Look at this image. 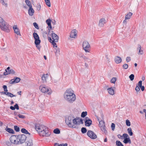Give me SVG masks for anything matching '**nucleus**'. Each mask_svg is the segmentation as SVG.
<instances>
[{
    "label": "nucleus",
    "mask_w": 146,
    "mask_h": 146,
    "mask_svg": "<svg viewBox=\"0 0 146 146\" xmlns=\"http://www.w3.org/2000/svg\"><path fill=\"white\" fill-rule=\"evenodd\" d=\"M35 127L36 130L39 133L41 136L48 137L51 134L47 127L43 125L36 123L35 125Z\"/></svg>",
    "instance_id": "nucleus-1"
},
{
    "label": "nucleus",
    "mask_w": 146,
    "mask_h": 146,
    "mask_svg": "<svg viewBox=\"0 0 146 146\" xmlns=\"http://www.w3.org/2000/svg\"><path fill=\"white\" fill-rule=\"evenodd\" d=\"M65 122L68 126L70 127L76 128L75 126V125L77 124V120L78 119V118H75L74 115H70L67 118H65Z\"/></svg>",
    "instance_id": "nucleus-2"
},
{
    "label": "nucleus",
    "mask_w": 146,
    "mask_h": 146,
    "mask_svg": "<svg viewBox=\"0 0 146 146\" xmlns=\"http://www.w3.org/2000/svg\"><path fill=\"white\" fill-rule=\"evenodd\" d=\"M17 140L19 142V144L24 143L27 138L26 135L23 134L17 135Z\"/></svg>",
    "instance_id": "nucleus-3"
},
{
    "label": "nucleus",
    "mask_w": 146,
    "mask_h": 146,
    "mask_svg": "<svg viewBox=\"0 0 146 146\" xmlns=\"http://www.w3.org/2000/svg\"><path fill=\"white\" fill-rule=\"evenodd\" d=\"M8 25V24L7 22L3 21L2 23H0V27L2 30L8 33L9 31Z\"/></svg>",
    "instance_id": "nucleus-4"
},
{
    "label": "nucleus",
    "mask_w": 146,
    "mask_h": 146,
    "mask_svg": "<svg viewBox=\"0 0 146 146\" xmlns=\"http://www.w3.org/2000/svg\"><path fill=\"white\" fill-rule=\"evenodd\" d=\"M65 99L69 103H73L76 100L75 94L71 95H66L64 96Z\"/></svg>",
    "instance_id": "nucleus-5"
},
{
    "label": "nucleus",
    "mask_w": 146,
    "mask_h": 146,
    "mask_svg": "<svg viewBox=\"0 0 146 146\" xmlns=\"http://www.w3.org/2000/svg\"><path fill=\"white\" fill-rule=\"evenodd\" d=\"M39 89L43 93L47 92L48 94H51V93L49 92L50 89L44 85H41L39 87Z\"/></svg>",
    "instance_id": "nucleus-6"
},
{
    "label": "nucleus",
    "mask_w": 146,
    "mask_h": 146,
    "mask_svg": "<svg viewBox=\"0 0 146 146\" xmlns=\"http://www.w3.org/2000/svg\"><path fill=\"white\" fill-rule=\"evenodd\" d=\"M82 47L86 52H90L88 48L90 47V45L87 41H84L83 42Z\"/></svg>",
    "instance_id": "nucleus-7"
},
{
    "label": "nucleus",
    "mask_w": 146,
    "mask_h": 146,
    "mask_svg": "<svg viewBox=\"0 0 146 146\" xmlns=\"http://www.w3.org/2000/svg\"><path fill=\"white\" fill-rule=\"evenodd\" d=\"M17 135H13L11 136L9 139L11 143L15 144H19L18 141L17 140Z\"/></svg>",
    "instance_id": "nucleus-8"
},
{
    "label": "nucleus",
    "mask_w": 146,
    "mask_h": 146,
    "mask_svg": "<svg viewBox=\"0 0 146 146\" xmlns=\"http://www.w3.org/2000/svg\"><path fill=\"white\" fill-rule=\"evenodd\" d=\"M5 71L3 73V75L6 76L9 74H14L15 73V72L12 69H10L9 67H8L5 70Z\"/></svg>",
    "instance_id": "nucleus-9"
},
{
    "label": "nucleus",
    "mask_w": 146,
    "mask_h": 146,
    "mask_svg": "<svg viewBox=\"0 0 146 146\" xmlns=\"http://www.w3.org/2000/svg\"><path fill=\"white\" fill-rule=\"evenodd\" d=\"M87 134L89 137L92 139H95L97 137V136L94 132L91 130L88 131Z\"/></svg>",
    "instance_id": "nucleus-10"
},
{
    "label": "nucleus",
    "mask_w": 146,
    "mask_h": 146,
    "mask_svg": "<svg viewBox=\"0 0 146 146\" xmlns=\"http://www.w3.org/2000/svg\"><path fill=\"white\" fill-rule=\"evenodd\" d=\"M51 35L52 36V37L53 39V40H54L56 42L58 41L59 39L58 36L55 33H54L53 31H52L51 32V34H50V36Z\"/></svg>",
    "instance_id": "nucleus-11"
},
{
    "label": "nucleus",
    "mask_w": 146,
    "mask_h": 146,
    "mask_svg": "<svg viewBox=\"0 0 146 146\" xmlns=\"http://www.w3.org/2000/svg\"><path fill=\"white\" fill-rule=\"evenodd\" d=\"M21 80L19 78L15 77L14 78L12 79L10 81V83L11 84H13L15 83H17L19 82Z\"/></svg>",
    "instance_id": "nucleus-12"
},
{
    "label": "nucleus",
    "mask_w": 146,
    "mask_h": 146,
    "mask_svg": "<svg viewBox=\"0 0 146 146\" xmlns=\"http://www.w3.org/2000/svg\"><path fill=\"white\" fill-rule=\"evenodd\" d=\"M75 94L74 93L73 91L71 89H67L64 94V96L66 95H72Z\"/></svg>",
    "instance_id": "nucleus-13"
},
{
    "label": "nucleus",
    "mask_w": 146,
    "mask_h": 146,
    "mask_svg": "<svg viewBox=\"0 0 146 146\" xmlns=\"http://www.w3.org/2000/svg\"><path fill=\"white\" fill-rule=\"evenodd\" d=\"M106 20L104 18L101 19L99 21V25L101 27H103L104 24L106 23Z\"/></svg>",
    "instance_id": "nucleus-14"
},
{
    "label": "nucleus",
    "mask_w": 146,
    "mask_h": 146,
    "mask_svg": "<svg viewBox=\"0 0 146 146\" xmlns=\"http://www.w3.org/2000/svg\"><path fill=\"white\" fill-rule=\"evenodd\" d=\"M76 32V29L72 30L70 33V37L72 38H75L77 35Z\"/></svg>",
    "instance_id": "nucleus-15"
},
{
    "label": "nucleus",
    "mask_w": 146,
    "mask_h": 146,
    "mask_svg": "<svg viewBox=\"0 0 146 146\" xmlns=\"http://www.w3.org/2000/svg\"><path fill=\"white\" fill-rule=\"evenodd\" d=\"M48 39L49 41L52 43V45H53L54 47H55L56 48H57V45L56 43V41L54 40H52L51 37L48 36Z\"/></svg>",
    "instance_id": "nucleus-16"
},
{
    "label": "nucleus",
    "mask_w": 146,
    "mask_h": 146,
    "mask_svg": "<svg viewBox=\"0 0 146 146\" xmlns=\"http://www.w3.org/2000/svg\"><path fill=\"white\" fill-rule=\"evenodd\" d=\"M14 31L15 33H16L17 35H19L21 36V34L19 31V29H18L17 26H14L13 28Z\"/></svg>",
    "instance_id": "nucleus-17"
},
{
    "label": "nucleus",
    "mask_w": 146,
    "mask_h": 146,
    "mask_svg": "<svg viewBox=\"0 0 146 146\" xmlns=\"http://www.w3.org/2000/svg\"><path fill=\"white\" fill-rule=\"evenodd\" d=\"M114 60L117 64H119L121 62L122 59L120 57L117 56L115 57Z\"/></svg>",
    "instance_id": "nucleus-18"
},
{
    "label": "nucleus",
    "mask_w": 146,
    "mask_h": 146,
    "mask_svg": "<svg viewBox=\"0 0 146 146\" xmlns=\"http://www.w3.org/2000/svg\"><path fill=\"white\" fill-rule=\"evenodd\" d=\"M85 125L86 126L89 127L92 124V121L91 120H86L85 121Z\"/></svg>",
    "instance_id": "nucleus-19"
},
{
    "label": "nucleus",
    "mask_w": 146,
    "mask_h": 146,
    "mask_svg": "<svg viewBox=\"0 0 146 146\" xmlns=\"http://www.w3.org/2000/svg\"><path fill=\"white\" fill-rule=\"evenodd\" d=\"M27 146H32L33 145V140L31 139H27V141L26 142Z\"/></svg>",
    "instance_id": "nucleus-20"
},
{
    "label": "nucleus",
    "mask_w": 146,
    "mask_h": 146,
    "mask_svg": "<svg viewBox=\"0 0 146 146\" xmlns=\"http://www.w3.org/2000/svg\"><path fill=\"white\" fill-rule=\"evenodd\" d=\"M48 75V74H44L42 75L41 78L43 83H45L46 82V79L47 78Z\"/></svg>",
    "instance_id": "nucleus-21"
},
{
    "label": "nucleus",
    "mask_w": 146,
    "mask_h": 146,
    "mask_svg": "<svg viewBox=\"0 0 146 146\" xmlns=\"http://www.w3.org/2000/svg\"><path fill=\"white\" fill-rule=\"evenodd\" d=\"M28 12L30 16H32L33 15L34 11L32 7H29Z\"/></svg>",
    "instance_id": "nucleus-22"
},
{
    "label": "nucleus",
    "mask_w": 146,
    "mask_h": 146,
    "mask_svg": "<svg viewBox=\"0 0 146 146\" xmlns=\"http://www.w3.org/2000/svg\"><path fill=\"white\" fill-rule=\"evenodd\" d=\"M123 142L125 144H127L128 143H129V144H131V141L129 137H128L127 138H124L123 141Z\"/></svg>",
    "instance_id": "nucleus-23"
},
{
    "label": "nucleus",
    "mask_w": 146,
    "mask_h": 146,
    "mask_svg": "<svg viewBox=\"0 0 146 146\" xmlns=\"http://www.w3.org/2000/svg\"><path fill=\"white\" fill-rule=\"evenodd\" d=\"M108 91L109 93L111 95H113L114 94V90L113 89L112 87L108 88Z\"/></svg>",
    "instance_id": "nucleus-24"
},
{
    "label": "nucleus",
    "mask_w": 146,
    "mask_h": 146,
    "mask_svg": "<svg viewBox=\"0 0 146 146\" xmlns=\"http://www.w3.org/2000/svg\"><path fill=\"white\" fill-rule=\"evenodd\" d=\"M21 131L22 133H25L26 134H28L29 135H30L31 134L30 133L28 132V131L26 129H25V128H22L21 129Z\"/></svg>",
    "instance_id": "nucleus-25"
},
{
    "label": "nucleus",
    "mask_w": 146,
    "mask_h": 146,
    "mask_svg": "<svg viewBox=\"0 0 146 146\" xmlns=\"http://www.w3.org/2000/svg\"><path fill=\"white\" fill-rule=\"evenodd\" d=\"M133 14L131 12H129L125 16L126 19H130Z\"/></svg>",
    "instance_id": "nucleus-26"
},
{
    "label": "nucleus",
    "mask_w": 146,
    "mask_h": 146,
    "mask_svg": "<svg viewBox=\"0 0 146 146\" xmlns=\"http://www.w3.org/2000/svg\"><path fill=\"white\" fill-rule=\"evenodd\" d=\"M6 131L12 134H14V131L12 129L10 128H6Z\"/></svg>",
    "instance_id": "nucleus-27"
},
{
    "label": "nucleus",
    "mask_w": 146,
    "mask_h": 146,
    "mask_svg": "<svg viewBox=\"0 0 146 146\" xmlns=\"http://www.w3.org/2000/svg\"><path fill=\"white\" fill-rule=\"evenodd\" d=\"M35 45H38L40 44L41 42L40 38L35 39Z\"/></svg>",
    "instance_id": "nucleus-28"
},
{
    "label": "nucleus",
    "mask_w": 146,
    "mask_h": 146,
    "mask_svg": "<svg viewBox=\"0 0 146 146\" xmlns=\"http://www.w3.org/2000/svg\"><path fill=\"white\" fill-rule=\"evenodd\" d=\"M127 131L130 136H132L133 135V133L132 132V130L131 127L128 128L127 129Z\"/></svg>",
    "instance_id": "nucleus-29"
},
{
    "label": "nucleus",
    "mask_w": 146,
    "mask_h": 146,
    "mask_svg": "<svg viewBox=\"0 0 146 146\" xmlns=\"http://www.w3.org/2000/svg\"><path fill=\"white\" fill-rule=\"evenodd\" d=\"M55 53L56 56H58L60 54V49L59 48H56V51L55 52Z\"/></svg>",
    "instance_id": "nucleus-30"
},
{
    "label": "nucleus",
    "mask_w": 146,
    "mask_h": 146,
    "mask_svg": "<svg viewBox=\"0 0 146 146\" xmlns=\"http://www.w3.org/2000/svg\"><path fill=\"white\" fill-rule=\"evenodd\" d=\"M47 28H48V30H47V31H44L43 32V35H44V34H48V36H50V29L48 28V27H47Z\"/></svg>",
    "instance_id": "nucleus-31"
},
{
    "label": "nucleus",
    "mask_w": 146,
    "mask_h": 146,
    "mask_svg": "<svg viewBox=\"0 0 146 146\" xmlns=\"http://www.w3.org/2000/svg\"><path fill=\"white\" fill-rule=\"evenodd\" d=\"M104 125H105V122L101 120L100 121L99 125L100 127H102L103 126H104Z\"/></svg>",
    "instance_id": "nucleus-32"
},
{
    "label": "nucleus",
    "mask_w": 146,
    "mask_h": 146,
    "mask_svg": "<svg viewBox=\"0 0 146 146\" xmlns=\"http://www.w3.org/2000/svg\"><path fill=\"white\" fill-rule=\"evenodd\" d=\"M54 145L55 146L57 145V146H67L68 144L67 143H65V144H60L59 145L58 143H55L54 144Z\"/></svg>",
    "instance_id": "nucleus-33"
},
{
    "label": "nucleus",
    "mask_w": 146,
    "mask_h": 146,
    "mask_svg": "<svg viewBox=\"0 0 146 146\" xmlns=\"http://www.w3.org/2000/svg\"><path fill=\"white\" fill-rule=\"evenodd\" d=\"M53 132L55 134H58L60 133V131L58 128H56L54 130Z\"/></svg>",
    "instance_id": "nucleus-34"
},
{
    "label": "nucleus",
    "mask_w": 146,
    "mask_h": 146,
    "mask_svg": "<svg viewBox=\"0 0 146 146\" xmlns=\"http://www.w3.org/2000/svg\"><path fill=\"white\" fill-rule=\"evenodd\" d=\"M87 114V111H83L82 113L81 116V117L84 118L86 117Z\"/></svg>",
    "instance_id": "nucleus-35"
},
{
    "label": "nucleus",
    "mask_w": 146,
    "mask_h": 146,
    "mask_svg": "<svg viewBox=\"0 0 146 146\" xmlns=\"http://www.w3.org/2000/svg\"><path fill=\"white\" fill-rule=\"evenodd\" d=\"M25 2L26 4L29 7H32L31 4L29 0H25Z\"/></svg>",
    "instance_id": "nucleus-36"
},
{
    "label": "nucleus",
    "mask_w": 146,
    "mask_h": 146,
    "mask_svg": "<svg viewBox=\"0 0 146 146\" xmlns=\"http://www.w3.org/2000/svg\"><path fill=\"white\" fill-rule=\"evenodd\" d=\"M116 145L117 146H124L122 143L119 141H116Z\"/></svg>",
    "instance_id": "nucleus-37"
},
{
    "label": "nucleus",
    "mask_w": 146,
    "mask_h": 146,
    "mask_svg": "<svg viewBox=\"0 0 146 146\" xmlns=\"http://www.w3.org/2000/svg\"><path fill=\"white\" fill-rule=\"evenodd\" d=\"M33 36L34 39H36L39 38V37L37 33H33Z\"/></svg>",
    "instance_id": "nucleus-38"
},
{
    "label": "nucleus",
    "mask_w": 146,
    "mask_h": 146,
    "mask_svg": "<svg viewBox=\"0 0 146 146\" xmlns=\"http://www.w3.org/2000/svg\"><path fill=\"white\" fill-rule=\"evenodd\" d=\"M81 131L82 133H84L86 132L87 130L86 128L82 127L81 128Z\"/></svg>",
    "instance_id": "nucleus-39"
},
{
    "label": "nucleus",
    "mask_w": 146,
    "mask_h": 146,
    "mask_svg": "<svg viewBox=\"0 0 146 146\" xmlns=\"http://www.w3.org/2000/svg\"><path fill=\"white\" fill-rule=\"evenodd\" d=\"M6 95L8 96L9 97H11V98L15 96V95H14L13 94L9 92H7Z\"/></svg>",
    "instance_id": "nucleus-40"
},
{
    "label": "nucleus",
    "mask_w": 146,
    "mask_h": 146,
    "mask_svg": "<svg viewBox=\"0 0 146 146\" xmlns=\"http://www.w3.org/2000/svg\"><path fill=\"white\" fill-rule=\"evenodd\" d=\"M52 21L50 19H48L46 20V22L48 25H51Z\"/></svg>",
    "instance_id": "nucleus-41"
},
{
    "label": "nucleus",
    "mask_w": 146,
    "mask_h": 146,
    "mask_svg": "<svg viewBox=\"0 0 146 146\" xmlns=\"http://www.w3.org/2000/svg\"><path fill=\"white\" fill-rule=\"evenodd\" d=\"M14 128L15 131L16 132H19L20 131L19 127L17 125H15L14 126Z\"/></svg>",
    "instance_id": "nucleus-42"
},
{
    "label": "nucleus",
    "mask_w": 146,
    "mask_h": 146,
    "mask_svg": "<svg viewBox=\"0 0 146 146\" xmlns=\"http://www.w3.org/2000/svg\"><path fill=\"white\" fill-rule=\"evenodd\" d=\"M117 78L115 77H113L112 78L111 80V82L112 83L115 84L116 81V80Z\"/></svg>",
    "instance_id": "nucleus-43"
},
{
    "label": "nucleus",
    "mask_w": 146,
    "mask_h": 146,
    "mask_svg": "<svg viewBox=\"0 0 146 146\" xmlns=\"http://www.w3.org/2000/svg\"><path fill=\"white\" fill-rule=\"evenodd\" d=\"M46 5L49 7L50 6V0H45Z\"/></svg>",
    "instance_id": "nucleus-44"
},
{
    "label": "nucleus",
    "mask_w": 146,
    "mask_h": 146,
    "mask_svg": "<svg viewBox=\"0 0 146 146\" xmlns=\"http://www.w3.org/2000/svg\"><path fill=\"white\" fill-rule=\"evenodd\" d=\"M129 78L131 81H133L134 79V75L133 74H132L129 76Z\"/></svg>",
    "instance_id": "nucleus-45"
},
{
    "label": "nucleus",
    "mask_w": 146,
    "mask_h": 146,
    "mask_svg": "<svg viewBox=\"0 0 146 146\" xmlns=\"http://www.w3.org/2000/svg\"><path fill=\"white\" fill-rule=\"evenodd\" d=\"M126 125L127 126H130L131 125V123L130 121L128 120L127 119L126 121Z\"/></svg>",
    "instance_id": "nucleus-46"
},
{
    "label": "nucleus",
    "mask_w": 146,
    "mask_h": 146,
    "mask_svg": "<svg viewBox=\"0 0 146 146\" xmlns=\"http://www.w3.org/2000/svg\"><path fill=\"white\" fill-rule=\"evenodd\" d=\"M33 25L34 26V27L37 29H39V28L38 27V24L35 22H34L33 23Z\"/></svg>",
    "instance_id": "nucleus-47"
},
{
    "label": "nucleus",
    "mask_w": 146,
    "mask_h": 146,
    "mask_svg": "<svg viewBox=\"0 0 146 146\" xmlns=\"http://www.w3.org/2000/svg\"><path fill=\"white\" fill-rule=\"evenodd\" d=\"M1 3L3 5L5 6L6 7H7V4L5 3L4 2L3 0H0Z\"/></svg>",
    "instance_id": "nucleus-48"
},
{
    "label": "nucleus",
    "mask_w": 146,
    "mask_h": 146,
    "mask_svg": "<svg viewBox=\"0 0 146 146\" xmlns=\"http://www.w3.org/2000/svg\"><path fill=\"white\" fill-rule=\"evenodd\" d=\"M105 125H104V126H103L102 127V131H104V132L105 133H107V131L106 129H105Z\"/></svg>",
    "instance_id": "nucleus-49"
},
{
    "label": "nucleus",
    "mask_w": 146,
    "mask_h": 146,
    "mask_svg": "<svg viewBox=\"0 0 146 146\" xmlns=\"http://www.w3.org/2000/svg\"><path fill=\"white\" fill-rule=\"evenodd\" d=\"M115 125L114 123H112L111 125V127L112 129V130L114 131L115 129Z\"/></svg>",
    "instance_id": "nucleus-50"
},
{
    "label": "nucleus",
    "mask_w": 146,
    "mask_h": 146,
    "mask_svg": "<svg viewBox=\"0 0 146 146\" xmlns=\"http://www.w3.org/2000/svg\"><path fill=\"white\" fill-rule=\"evenodd\" d=\"M122 137H124V138H126L129 137V136L126 133H123L122 135Z\"/></svg>",
    "instance_id": "nucleus-51"
},
{
    "label": "nucleus",
    "mask_w": 146,
    "mask_h": 146,
    "mask_svg": "<svg viewBox=\"0 0 146 146\" xmlns=\"http://www.w3.org/2000/svg\"><path fill=\"white\" fill-rule=\"evenodd\" d=\"M123 68L125 69H127L128 67V65L127 64H124L123 65Z\"/></svg>",
    "instance_id": "nucleus-52"
},
{
    "label": "nucleus",
    "mask_w": 146,
    "mask_h": 146,
    "mask_svg": "<svg viewBox=\"0 0 146 146\" xmlns=\"http://www.w3.org/2000/svg\"><path fill=\"white\" fill-rule=\"evenodd\" d=\"M3 88L4 89V90L5 92H7L8 91L7 89V87L6 85H3Z\"/></svg>",
    "instance_id": "nucleus-53"
},
{
    "label": "nucleus",
    "mask_w": 146,
    "mask_h": 146,
    "mask_svg": "<svg viewBox=\"0 0 146 146\" xmlns=\"http://www.w3.org/2000/svg\"><path fill=\"white\" fill-rule=\"evenodd\" d=\"M139 87H140L139 86H137V85H136V86L135 88V90L137 92H138L140 90Z\"/></svg>",
    "instance_id": "nucleus-54"
},
{
    "label": "nucleus",
    "mask_w": 146,
    "mask_h": 146,
    "mask_svg": "<svg viewBox=\"0 0 146 146\" xmlns=\"http://www.w3.org/2000/svg\"><path fill=\"white\" fill-rule=\"evenodd\" d=\"M143 51L141 49H139V52H138V54H143Z\"/></svg>",
    "instance_id": "nucleus-55"
},
{
    "label": "nucleus",
    "mask_w": 146,
    "mask_h": 146,
    "mask_svg": "<svg viewBox=\"0 0 146 146\" xmlns=\"http://www.w3.org/2000/svg\"><path fill=\"white\" fill-rule=\"evenodd\" d=\"M15 109H16L17 110L19 109V107L18 104H16L14 106Z\"/></svg>",
    "instance_id": "nucleus-56"
},
{
    "label": "nucleus",
    "mask_w": 146,
    "mask_h": 146,
    "mask_svg": "<svg viewBox=\"0 0 146 146\" xmlns=\"http://www.w3.org/2000/svg\"><path fill=\"white\" fill-rule=\"evenodd\" d=\"M142 81L140 80L138 84H137V86H139V87H141V86H142Z\"/></svg>",
    "instance_id": "nucleus-57"
},
{
    "label": "nucleus",
    "mask_w": 146,
    "mask_h": 146,
    "mask_svg": "<svg viewBox=\"0 0 146 146\" xmlns=\"http://www.w3.org/2000/svg\"><path fill=\"white\" fill-rule=\"evenodd\" d=\"M18 116L20 118L24 119L25 118V116L19 114L18 115Z\"/></svg>",
    "instance_id": "nucleus-58"
},
{
    "label": "nucleus",
    "mask_w": 146,
    "mask_h": 146,
    "mask_svg": "<svg viewBox=\"0 0 146 146\" xmlns=\"http://www.w3.org/2000/svg\"><path fill=\"white\" fill-rule=\"evenodd\" d=\"M82 57L85 60H88V59L90 60V59L88 58L86 56H85L83 55V56H82Z\"/></svg>",
    "instance_id": "nucleus-59"
},
{
    "label": "nucleus",
    "mask_w": 146,
    "mask_h": 146,
    "mask_svg": "<svg viewBox=\"0 0 146 146\" xmlns=\"http://www.w3.org/2000/svg\"><path fill=\"white\" fill-rule=\"evenodd\" d=\"M126 61L127 62H129L131 60V58L130 57H127L126 58Z\"/></svg>",
    "instance_id": "nucleus-60"
},
{
    "label": "nucleus",
    "mask_w": 146,
    "mask_h": 146,
    "mask_svg": "<svg viewBox=\"0 0 146 146\" xmlns=\"http://www.w3.org/2000/svg\"><path fill=\"white\" fill-rule=\"evenodd\" d=\"M6 143V144L8 146H11V142L9 141H7Z\"/></svg>",
    "instance_id": "nucleus-61"
},
{
    "label": "nucleus",
    "mask_w": 146,
    "mask_h": 146,
    "mask_svg": "<svg viewBox=\"0 0 146 146\" xmlns=\"http://www.w3.org/2000/svg\"><path fill=\"white\" fill-rule=\"evenodd\" d=\"M140 87V88L141 91H144V90H145V87L144 86H142L141 87Z\"/></svg>",
    "instance_id": "nucleus-62"
},
{
    "label": "nucleus",
    "mask_w": 146,
    "mask_h": 146,
    "mask_svg": "<svg viewBox=\"0 0 146 146\" xmlns=\"http://www.w3.org/2000/svg\"><path fill=\"white\" fill-rule=\"evenodd\" d=\"M79 122H80V123L81 124H83V120L82 119V118H80L79 120V121H78Z\"/></svg>",
    "instance_id": "nucleus-63"
},
{
    "label": "nucleus",
    "mask_w": 146,
    "mask_h": 146,
    "mask_svg": "<svg viewBox=\"0 0 146 146\" xmlns=\"http://www.w3.org/2000/svg\"><path fill=\"white\" fill-rule=\"evenodd\" d=\"M143 111L145 113V119H146V110L145 109H143Z\"/></svg>",
    "instance_id": "nucleus-64"
}]
</instances>
